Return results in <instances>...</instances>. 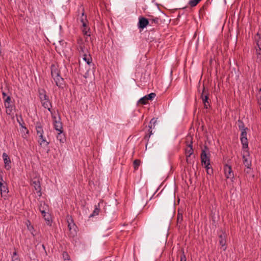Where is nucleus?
<instances>
[{"instance_id":"nucleus-1","label":"nucleus","mask_w":261,"mask_h":261,"mask_svg":"<svg viewBox=\"0 0 261 261\" xmlns=\"http://www.w3.org/2000/svg\"><path fill=\"white\" fill-rule=\"evenodd\" d=\"M35 129L36 132L37 141L39 145L44 148L47 147L49 144V142L47 141L46 137L44 135V130L42 126L40 125H37L36 126Z\"/></svg>"},{"instance_id":"nucleus-2","label":"nucleus","mask_w":261,"mask_h":261,"mask_svg":"<svg viewBox=\"0 0 261 261\" xmlns=\"http://www.w3.org/2000/svg\"><path fill=\"white\" fill-rule=\"evenodd\" d=\"M39 210L41 212L42 217L44 218L47 225H51L52 220L48 212V206L45 202L40 201L39 205Z\"/></svg>"},{"instance_id":"nucleus-3","label":"nucleus","mask_w":261,"mask_h":261,"mask_svg":"<svg viewBox=\"0 0 261 261\" xmlns=\"http://www.w3.org/2000/svg\"><path fill=\"white\" fill-rule=\"evenodd\" d=\"M39 98L42 106L45 109H47L50 113L53 112L51 110V103L48 99V97L46 95L45 91L44 90H39Z\"/></svg>"},{"instance_id":"nucleus-4","label":"nucleus","mask_w":261,"mask_h":261,"mask_svg":"<svg viewBox=\"0 0 261 261\" xmlns=\"http://www.w3.org/2000/svg\"><path fill=\"white\" fill-rule=\"evenodd\" d=\"M243 163L247 169L245 170L247 173H249L251 170V161L249 155V151L247 149H243Z\"/></svg>"},{"instance_id":"nucleus-5","label":"nucleus","mask_w":261,"mask_h":261,"mask_svg":"<svg viewBox=\"0 0 261 261\" xmlns=\"http://www.w3.org/2000/svg\"><path fill=\"white\" fill-rule=\"evenodd\" d=\"M51 118L53 120L54 126L55 129L60 132V133H63V126L62 123L60 121V118H57L55 115V113L51 112Z\"/></svg>"},{"instance_id":"nucleus-6","label":"nucleus","mask_w":261,"mask_h":261,"mask_svg":"<svg viewBox=\"0 0 261 261\" xmlns=\"http://www.w3.org/2000/svg\"><path fill=\"white\" fill-rule=\"evenodd\" d=\"M81 22L82 23V32L84 34V35L85 37V40L86 41H88V39L90 38V34L89 33V29L87 27L86 23H87V19L86 17L84 16V13L82 14V18L81 20Z\"/></svg>"},{"instance_id":"nucleus-7","label":"nucleus","mask_w":261,"mask_h":261,"mask_svg":"<svg viewBox=\"0 0 261 261\" xmlns=\"http://www.w3.org/2000/svg\"><path fill=\"white\" fill-rule=\"evenodd\" d=\"M241 141L242 144L243 149H247L248 147V143L247 138L246 128H244L242 130L241 134Z\"/></svg>"},{"instance_id":"nucleus-8","label":"nucleus","mask_w":261,"mask_h":261,"mask_svg":"<svg viewBox=\"0 0 261 261\" xmlns=\"http://www.w3.org/2000/svg\"><path fill=\"white\" fill-rule=\"evenodd\" d=\"M77 44V49L80 56L89 53L88 49V47L84 44L83 40L82 39L78 40Z\"/></svg>"},{"instance_id":"nucleus-9","label":"nucleus","mask_w":261,"mask_h":261,"mask_svg":"<svg viewBox=\"0 0 261 261\" xmlns=\"http://www.w3.org/2000/svg\"><path fill=\"white\" fill-rule=\"evenodd\" d=\"M224 172L225 177L232 180L234 178V174L231 166L227 164L225 165L224 166Z\"/></svg>"},{"instance_id":"nucleus-10","label":"nucleus","mask_w":261,"mask_h":261,"mask_svg":"<svg viewBox=\"0 0 261 261\" xmlns=\"http://www.w3.org/2000/svg\"><path fill=\"white\" fill-rule=\"evenodd\" d=\"M255 61L257 63L261 62V42H257V46L254 55Z\"/></svg>"},{"instance_id":"nucleus-11","label":"nucleus","mask_w":261,"mask_h":261,"mask_svg":"<svg viewBox=\"0 0 261 261\" xmlns=\"http://www.w3.org/2000/svg\"><path fill=\"white\" fill-rule=\"evenodd\" d=\"M31 185L33 187L34 189L36 191V193H37V195L39 197H41L42 196V192L41 184L39 180L37 179L33 181Z\"/></svg>"},{"instance_id":"nucleus-12","label":"nucleus","mask_w":261,"mask_h":261,"mask_svg":"<svg viewBox=\"0 0 261 261\" xmlns=\"http://www.w3.org/2000/svg\"><path fill=\"white\" fill-rule=\"evenodd\" d=\"M2 157L4 162L5 168L7 170H9L11 168V161L8 154L4 152Z\"/></svg>"},{"instance_id":"nucleus-13","label":"nucleus","mask_w":261,"mask_h":261,"mask_svg":"<svg viewBox=\"0 0 261 261\" xmlns=\"http://www.w3.org/2000/svg\"><path fill=\"white\" fill-rule=\"evenodd\" d=\"M0 192L1 197L4 199H7L9 190L6 183H3L0 185Z\"/></svg>"},{"instance_id":"nucleus-14","label":"nucleus","mask_w":261,"mask_h":261,"mask_svg":"<svg viewBox=\"0 0 261 261\" xmlns=\"http://www.w3.org/2000/svg\"><path fill=\"white\" fill-rule=\"evenodd\" d=\"M226 238L227 234L225 232H222L221 233L219 234V244L223 248V250L224 251H225L227 248L226 246Z\"/></svg>"},{"instance_id":"nucleus-15","label":"nucleus","mask_w":261,"mask_h":261,"mask_svg":"<svg viewBox=\"0 0 261 261\" xmlns=\"http://www.w3.org/2000/svg\"><path fill=\"white\" fill-rule=\"evenodd\" d=\"M149 23V21L143 17H140L139 18V22L138 23V27L139 29H143L147 27Z\"/></svg>"},{"instance_id":"nucleus-16","label":"nucleus","mask_w":261,"mask_h":261,"mask_svg":"<svg viewBox=\"0 0 261 261\" xmlns=\"http://www.w3.org/2000/svg\"><path fill=\"white\" fill-rule=\"evenodd\" d=\"M201 161L202 165L206 164L208 165V163H210V156L207 155L205 150H202L201 152Z\"/></svg>"},{"instance_id":"nucleus-17","label":"nucleus","mask_w":261,"mask_h":261,"mask_svg":"<svg viewBox=\"0 0 261 261\" xmlns=\"http://www.w3.org/2000/svg\"><path fill=\"white\" fill-rule=\"evenodd\" d=\"M56 85L59 88H63L64 85V79L60 76L53 78Z\"/></svg>"},{"instance_id":"nucleus-18","label":"nucleus","mask_w":261,"mask_h":261,"mask_svg":"<svg viewBox=\"0 0 261 261\" xmlns=\"http://www.w3.org/2000/svg\"><path fill=\"white\" fill-rule=\"evenodd\" d=\"M186 154L187 156V162L190 163L189 158L193 154V149L191 145H189L186 150Z\"/></svg>"},{"instance_id":"nucleus-19","label":"nucleus","mask_w":261,"mask_h":261,"mask_svg":"<svg viewBox=\"0 0 261 261\" xmlns=\"http://www.w3.org/2000/svg\"><path fill=\"white\" fill-rule=\"evenodd\" d=\"M84 61H85L87 64L89 65L92 62V58L89 53L84 54L81 56Z\"/></svg>"},{"instance_id":"nucleus-20","label":"nucleus","mask_w":261,"mask_h":261,"mask_svg":"<svg viewBox=\"0 0 261 261\" xmlns=\"http://www.w3.org/2000/svg\"><path fill=\"white\" fill-rule=\"evenodd\" d=\"M51 74L53 78L60 75L59 70L55 66L51 67Z\"/></svg>"},{"instance_id":"nucleus-21","label":"nucleus","mask_w":261,"mask_h":261,"mask_svg":"<svg viewBox=\"0 0 261 261\" xmlns=\"http://www.w3.org/2000/svg\"><path fill=\"white\" fill-rule=\"evenodd\" d=\"M26 225L27 226L28 229L31 232V234L34 236L35 235V234L34 233V228L33 226L31 225V222L29 221H28L27 222Z\"/></svg>"},{"instance_id":"nucleus-22","label":"nucleus","mask_w":261,"mask_h":261,"mask_svg":"<svg viewBox=\"0 0 261 261\" xmlns=\"http://www.w3.org/2000/svg\"><path fill=\"white\" fill-rule=\"evenodd\" d=\"M205 167L207 171V174L211 175L213 173V169H212V167L211 166L210 163H208V165H202Z\"/></svg>"},{"instance_id":"nucleus-23","label":"nucleus","mask_w":261,"mask_h":261,"mask_svg":"<svg viewBox=\"0 0 261 261\" xmlns=\"http://www.w3.org/2000/svg\"><path fill=\"white\" fill-rule=\"evenodd\" d=\"M201 0H190L189 2V5L191 7H195L196 6L198 3Z\"/></svg>"},{"instance_id":"nucleus-24","label":"nucleus","mask_w":261,"mask_h":261,"mask_svg":"<svg viewBox=\"0 0 261 261\" xmlns=\"http://www.w3.org/2000/svg\"><path fill=\"white\" fill-rule=\"evenodd\" d=\"M12 261H20L16 251L14 252L12 255Z\"/></svg>"},{"instance_id":"nucleus-25","label":"nucleus","mask_w":261,"mask_h":261,"mask_svg":"<svg viewBox=\"0 0 261 261\" xmlns=\"http://www.w3.org/2000/svg\"><path fill=\"white\" fill-rule=\"evenodd\" d=\"M148 100L147 99V97L144 96L139 100L138 103H141L142 105H145L148 102Z\"/></svg>"},{"instance_id":"nucleus-26","label":"nucleus","mask_w":261,"mask_h":261,"mask_svg":"<svg viewBox=\"0 0 261 261\" xmlns=\"http://www.w3.org/2000/svg\"><path fill=\"white\" fill-rule=\"evenodd\" d=\"M149 21V24L150 25H153V24H156L159 22V19L157 17L154 18H150L149 19H148Z\"/></svg>"},{"instance_id":"nucleus-27","label":"nucleus","mask_w":261,"mask_h":261,"mask_svg":"<svg viewBox=\"0 0 261 261\" xmlns=\"http://www.w3.org/2000/svg\"><path fill=\"white\" fill-rule=\"evenodd\" d=\"M62 134V133L59 132L58 135L57 136V138L58 140L60 141V142L63 143L64 141V136Z\"/></svg>"},{"instance_id":"nucleus-28","label":"nucleus","mask_w":261,"mask_h":261,"mask_svg":"<svg viewBox=\"0 0 261 261\" xmlns=\"http://www.w3.org/2000/svg\"><path fill=\"white\" fill-rule=\"evenodd\" d=\"M6 108V113L7 114L11 115L13 110V108L11 105L5 106Z\"/></svg>"},{"instance_id":"nucleus-29","label":"nucleus","mask_w":261,"mask_h":261,"mask_svg":"<svg viewBox=\"0 0 261 261\" xmlns=\"http://www.w3.org/2000/svg\"><path fill=\"white\" fill-rule=\"evenodd\" d=\"M147 97V99L148 100H152L155 96V94L154 93H151L148 95H145Z\"/></svg>"},{"instance_id":"nucleus-30","label":"nucleus","mask_w":261,"mask_h":261,"mask_svg":"<svg viewBox=\"0 0 261 261\" xmlns=\"http://www.w3.org/2000/svg\"><path fill=\"white\" fill-rule=\"evenodd\" d=\"M21 131L22 132L24 133V134L22 135V137L24 138H26L27 137V134L29 133L28 130L27 129L26 127H23Z\"/></svg>"},{"instance_id":"nucleus-31","label":"nucleus","mask_w":261,"mask_h":261,"mask_svg":"<svg viewBox=\"0 0 261 261\" xmlns=\"http://www.w3.org/2000/svg\"><path fill=\"white\" fill-rule=\"evenodd\" d=\"M11 98L9 96H8L4 99V104L5 106L7 105H10Z\"/></svg>"},{"instance_id":"nucleus-32","label":"nucleus","mask_w":261,"mask_h":261,"mask_svg":"<svg viewBox=\"0 0 261 261\" xmlns=\"http://www.w3.org/2000/svg\"><path fill=\"white\" fill-rule=\"evenodd\" d=\"M63 257L64 258V261H71L68 254L66 252L63 253Z\"/></svg>"},{"instance_id":"nucleus-33","label":"nucleus","mask_w":261,"mask_h":261,"mask_svg":"<svg viewBox=\"0 0 261 261\" xmlns=\"http://www.w3.org/2000/svg\"><path fill=\"white\" fill-rule=\"evenodd\" d=\"M72 220H71V222L70 223L69 220L68 221V228L70 230H71L72 229H74L75 230V225L74 224H73L72 222Z\"/></svg>"},{"instance_id":"nucleus-34","label":"nucleus","mask_w":261,"mask_h":261,"mask_svg":"<svg viewBox=\"0 0 261 261\" xmlns=\"http://www.w3.org/2000/svg\"><path fill=\"white\" fill-rule=\"evenodd\" d=\"M140 162L139 160H136L134 161V166L135 169H137L140 165Z\"/></svg>"},{"instance_id":"nucleus-35","label":"nucleus","mask_w":261,"mask_h":261,"mask_svg":"<svg viewBox=\"0 0 261 261\" xmlns=\"http://www.w3.org/2000/svg\"><path fill=\"white\" fill-rule=\"evenodd\" d=\"M255 40L256 41V43H257V42H261V37L259 33L258 32L256 34V36L255 37Z\"/></svg>"},{"instance_id":"nucleus-36","label":"nucleus","mask_w":261,"mask_h":261,"mask_svg":"<svg viewBox=\"0 0 261 261\" xmlns=\"http://www.w3.org/2000/svg\"><path fill=\"white\" fill-rule=\"evenodd\" d=\"M99 212V209L98 207H95L93 214L91 215V216H94L95 215H97Z\"/></svg>"},{"instance_id":"nucleus-37","label":"nucleus","mask_w":261,"mask_h":261,"mask_svg":"<svg viewBox=\"0 0 261 261\" xmlns=\"http://www.w3.org/2000/svg\"><path fill=\"white\" fill-rule=\"evenodd\" d=\"M202 100H203V103L208 102V96L207 95H206L204 96H203Z\"/></svg>"},{"instance_id":"nucleus-38","label":"nucleus","mask_w":261,"mask_h":261,"mask_svg":"<svg viewBox=\"0 0 261 261\" xmlns=\"http://www.w3.org/2000/svg\"><path fill=\"white\" fill-rule=\"evenodd\" d=\"M186 255L183 253L180 256V261H186Z\"/></svg>"},{"instance_id":"nucleus-39","label":"nucleus","mask_w":261,"mask_h":261,"mask_svg":"<svg viewBox=\"0 0 261 261\" xmlns=\"http://www.w3.org/2000/svg\"><path fill=\"white\" fill-rule=\"evenodd\" d=\"M149 134L148 135H146L145 136V139H148V138L150 137V136L153 134L152 130H150L149 129Z\"/></svg>"},{"instance_id":"nucleus-40","label":"nucleus","mask_w":261,"mask_h":261,"mask_svg":"<svg viewBox=\"0 0 261 261\" xmlns=\"http://www.w3.org/2000/svg\"><path fill=\"white\" fill-rule=\"evenodd\" d=\"M182 220V216L181 215H180L179 214L177 216V222H180Z\"/></svg>"},{"instance_id":"nucleus-41","label":"nucleus","mask_w":261,"mask_h":261,"mask_svg":"<svg viewBox=\"0 0 261 261\" xmlns=\"http://www.w3.org/2000/svg\"><path fill=\"white\" fill-rule=\"evenodd\" d=\"M3 183H6V182L4 181L2 175L0 174V185H2Z\"/></svg>"},{"instance_id":"nucleus-42","label":"nucleus","mask_w":261,"mask_h":261,"mask_svg":"<svg viewBox=\"0 0 261 261\" xmlns=\"http://www.w3.org/2000/svg\"><path fill=\"white\" fill-rule=\"evenodd\" d=\"M2 95H3V98H5L6 97H7V95H6V93L4 92H3L2 93Z\"/></svg>"},{"instance_id":"nucleus-43","label":"nucleus","mask_w":261,"mask_h":261,"mask_svg":"<svg viewBox=\"0 0 261 261\" xmlns=\"http://www.w3.org/2000/svg\"><path fill=\"white\" fill-rule=\"evenodd\" d=\"M258 103L260 106H261V96L258 98Z\"/></svg>"},{"instance_id":"nucleus-44","label":"nucleus","mask_w":261,"mask_h":261,"mask_svg":"<svg viewBox=\"0 0 261 261\" xmlns=\"http://www.w3.org/2000/svg\"><path fill=\"white\" fill-rule=\"evenodd\" d=\"M208 102H205V103H204V108L207 109V104H208Z\"/></svg>"}]
</instances>
